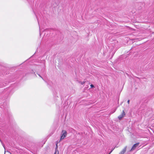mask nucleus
<instances>
[{"mask_svg":"<svg viewBox=\"0 0 154 154\" xmlns=\"http://www.w3.org/2000/svg\"><path fill=\"white\" fill-rule=\"evenodd\" d=\"M67 134V133L66 131L64 130H62L61 134L60 140H61L63 139L66 136Z\"/></svg>","mask_w":154,"mask_h":154,"instance_id":"1","label":"nucleus"},{"mask_svg":"<svg viewBox=\"0 0 154 154\" xmlns=\"http://www.w3.org/2000/svg\"><path fill=\"white\" fill-rule=\"evenodd\" d=\"M125 115V113L124 111H123L122 112V114L119 116L118 117V118L119 120L121 119L122 118L124 117Z\"/></svg>","mask_w":154,"mask_h":154,"instance_id":"2","label":"nucleus"},{"mask_svg":"<svg viewBox=\"0 0 154 154\" xmlns=\"http://www.w3.org/2000/svg\"><path fill=\"white\" fill-rule=\"evenodd\" d=\"M139 144V143H136V144H134L133 146L131 149V151H132V150H134L135 149L136 147L138 146Z\"/></svg>","mask_w":154,"mask_h":154,"instance_id":"3","label":"nucleus"},{"mask_svg":"<svg viewBox=\"0 0 154 154\" xmlns=\"http://www.w3.org/2000/svg\"><path fill=\"white\" fill-rule=\"evenodd\" d=\"M126 149V147H125L119 153V154H124L125 152Z\"/></svg>","mask_w":154,"mask_h":154,"instance_id":"4","label":"nucleus"},{"mask_svg":"<svg viewBox=\"0 0 154 154\" xmlns=\"http://www.w3.org/2000/svg\"><path fill=\"white\" fill-rule=\"evenodd\" d=\"M85 82H80V83L81 84H82V85H83L84 83H85Z\"/></svg>","mask_w":154,"mask_h":154,"instance_id":"5","label":"nucleus"},{"mask_svg":"<svg viewBox=\"0 0 154 154\" xmlns=\"http://www.w3.org/2000/svg\"><path fill=\"white\" fill-rule=\"evenodd\" d=\"M90 86H91V88H92L94 87V86L93 85H92V84H91L90 85Z\"/></svg>","mask_w":154,"mask_h":154,"instance_id":"6","label":"nucleus"},{"mask_svg":"<svg viewBox=\"0 0 154 154\" xmlns=\"http://www.w3.org/2000/svg\"><path fill=\"white\" fill-rule=\"evenodd\" d=\"M129 101H130V100H128V101H127V103H128V104L129 103Z\"/></svg>","mask_w":154,"mask_h":154,"instance_id":"7","label":"nucleus"},{"mask_svg":"<svg viewBox=\"0 0 154 154\" xmlns=\"http://www.w3.org/2000/svg\"><path fill=\"white\" fill-rule=\"evenodd\" d=\"M56 149H57V144H56Z\"/></svg>","mask_w":154,"mask_h":154,"instance_id":"8","label":"nucleus"},{"mask_svg":"<svg viewBox=\"0 0 154 154\" xmlns=\"http://www.w3.org/2000/svg\"><path fill=\"white\" fill-rule=\"evenodd\" d=\"M38 75L40 77L42 78V77L39 75Z\"/></svg>","mask_w":154,"mask_h":154,"instance_id":"9","label":"nucleus"},{"mask_svg":"<svg viewBox=\"0 0 154 154\" xmlns=\"http://www.w3.org/2000/svg\"><path fill=\"white\" fill-rule=\"evenodd\" d=\"M112 152V151L109 153V154H110Z\"/></svg>","mask_w":154,"mask_h":154,"instance_id":"10","label":"nucleus"},{"mask_svg":"<svg viewBox=\"0 0 154 154\" xmlns=\"http://www.w3.org/2000/svg\"><path fill=\"white\" fill-rule=\"evenodd\" d=\"M3 147L5 148L4 145H3Z\"/></svg>","mask_w":154,"mask_h":154,"instance_id":"11","label":"nucleus"}]
</instances>
